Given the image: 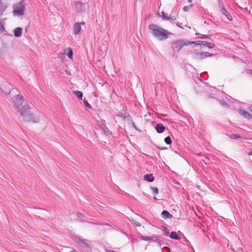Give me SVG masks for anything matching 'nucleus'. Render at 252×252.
<instances>
[{"label":"nucleus","mask_w":252,"mask_h":252,"mask_svg":"<svg viewBox=\"0 0 252 252\" xmlns=\"http://www.w3.org/2000/svg\"><path fill=\"white\" fill-rule=\"evenodd\" d=\"M149 29L151 31V34L160 41L166 39L169 37V34H172L168 31L155 24L150 25Z\"/></svg>","instance_id":"nucleus-1"},{"label":"nucleus","mask_w":252,"mask_h":252,"mask_svg":"<svg viewBox=\"0 0 252 252\" xmlns=\"http://www.w3.org/2000/svg\"><path fill=\"white\" fill-rule=\"evenodd\" d=\"M19 112L24 122H30L32 120V114L30 113L29 105H25L20 107Z\"/></svg>","instance_id":"nucleus-2"},{"label":"nucleus","mask_w":252,"mask_h":252,"mask_svg":"<svg viewBox=\"0 0 252 252\" xmlns=\"http://www.w3.org/2000/svg\"><path fill=\"white\" fill-rule=\"evenodd\" d=\"M13 13L15 15H23L25 12V2L24 0L13 5Z\"/></svg>","instance_id":"nucleus-3"},{"label":"nucleus","mask_w":252,"mask_h":252,"mask_svg":"<svg viewBox=\"0 0 252 252\" xmlns=\"http://www.w3.org/2000/svg\"><path fill=\"white\" fill-rule=\"evenodd\" d=\"M74 5L76 11L78 13L84 14H86L87 9L89 7V3L88 2L83 3L81 1H78L75 2Z\"/></svg>","instance_id":"nucleus-4"},{"label":"nucleus","mask_w":252,"mask_h":252,"mask_svg":"<svg viewBox=\"0 0 252 252\" xmlns=\"http://www.w3.org/2000/svg\"><path fill=\"white\" fill-rule=\"evenodd\" d=\"M189 45L188 41H184L183 40H178L173 41L171 43V45L173 49H176L177 51H179L184 46Z\"/></svg>","instance_id":"nucleus-5"},{"label":"nucleus","mask_w":252,"mask_h":252,"mask_svg":"<svg viewBox=\"0 0 252 252\" xmlns=\"http://www.w3.org/2000/svg\"><path fill=\"white\" fill-rule=\"evenodd\" d=\"M13 101L15 105L19 107L24 102V97L20 95H15L13 97Z\"/></svg>","instance_id":"nucleus-6"},{"label":"nucleus","mask_w":252,"mask_h":252,"mask_svg":"<svg viewBox=\"0 0 252 252\" xmlns=\"http://www.w3.org/2000/svg\"><path fill=\"white\" fill-rule=\"evenodd\" d=\"M85 23L82 22H76L74 23L73 26V33L75 35L79 34L81 30V25H84Z\"/></svg>","instance_id":"nucleus-7"},{"label":"nucleus","mask_w":252,"mask_h":252,"mask_svg":"<svg viewBox=\"0 0 252 252\" xmlns=\"http://www.w3.org/2000/svg\"><path fill=\"white\" fill-rule=\"evenodd\" d=\"M192 58L193 60L198 61L203 60L205 58L203 52L193 53Z\"/></svg>","instance_id":"nucleus-8"},{"label":"nucleus","mask_w":252,"mask_h":252,"mask_svg":"<svg viewBox=\"0 0 252 252\" xmlns=\"http://www.w3.org/2000/svg\"><path fill=\"white\" fill-rule=\"evenodd\" d=\"M1 90L5 93H9L12 88V86L7 82H5L3 84Z\"/></svg>","instance_id":"nucleus-9"},{"label":"nucleus","mask_w":252,"mask_h":252,"mask_svg":"<svg viewBox=\"0 0 252 252\" xmlns=\"http://www.w3.org/2000/svg\"><path fill=\"white\" fill-rule=\"evenodd\" d=\"M239 113L240 115L242 116L247 119L249 120L252 118V115L249 112L244 110L240 109L239 110Z\"/></svg>","instance_id":"nucleus-10"},{"label":"nucleus","mask_w":252,"mask_h":252,"mask_svg":"<svg viewBox=\"0 0 252 252\" xmlns=\"http://www.w3.org/2000/svg\"><path fill=\"white\" fill-rule=\"evenodd\" d=\"M156 131L158 133H163L165 130V127L161 124H157L155 127Z\"/></svg>","instance_id":"nucleus-11"},{"label":"nucleus","mask_w":252,"mask_h":252,"mask_svg":"<svg viewBox=\"0 0 252 252\" xmlns=\"http://www.w3.org/2000/svg\"><path fill=\"white\" fill-rule=\"evenodd\" d=\"M140 238L142 240H144V241H157L158 240V237L156 236H155L154 237H149V236H144V235H141Z\"/></svg>","instance_id":"nucleus-12"},{"label":"nucleus","mask_w":252,"mask_h":252,"mask_svg":"<svg viewBox=\"0 0 252 252\" xmlns=\"http://www.w3.org/2000/svg\"><path fill=\"white\" fill-rule=\"evenodd\" d=\"M14 35L16 37H19L22 35V28L21 27L16 28L14 31Z\"/></svg>","instance_id":"nucleus-13"},{"label":"nucleus","mask_w":252,"mask_h":252,"mask_svg":"<svg viewBox=\"0 0 252 252\" xmlns=\"http://www.w3.org/2000/svg\"><path fill=\"white\" fill-rule=\"evenodd\" d=\"M219 8L220 10L221 11L222 14L224 15V16H230L229 13L227 11L225 7H224L223 4L220 3L219 2Z\"/></svg>","instance_id":"nucleus-14"},{"label":"nucleus","mask_w":252,"mask_h":252,"mask_svg":"<svg viewBox=\"0 0 252 252\" xmlns=\"http://www.w3.org/2000/svg\"><path fill=\"white\" fill-rule=\"evenodd\" d=\"M162 217L164 219H171L173 218L172 214H170L167 211L163 210L161 213Z\"/></svg>","instance_id":"nucleus-15"},{"label":"nucleus","mask_w":252,"mask_h":252,"mask_svg":"<svg viewBox=\"0 0 252 252\" xmlns=\"http://www.w3.org/2000/svg\"><path fill=\"white\" fill-rule=\"evenodd\" d=\"M76 242L78 243L82 247L85 248H89V246L84 240L81 239L80 238H77Z\"/></svg>","instance_id":"nucleus-16"},{"label":"nucleus","mask_w":252,"mask_h":252,"mask_svg":"<svg viewBox=\"0 0 252 252\" xmlns=\"http://www.w3.org/2000/svg\"><path fill=\"white\" fill-rule=\"evenodd\" d=\"M144 180L149 182H152L154 181L155 178L153 174H147L144 176Z\"/></svg>","instance_id":"nucleus-17"},{"label":"nucleus","mask_w":252,"mask_h":252,"mask_svg":"<svg viewBox=\"0 0 252 252\" xmlns=\"http://www.w3.org/2000/svg\"><path fill=\"white\" fill-rule=\"evenodd\" d=\"M170 237L172 239L176 240H179L181 239L180 237L178 235V234L175 231L171 232V233H170Z\"/></svg>","instance_id":"nucleus-18"},{"label":"nucleus","mask_w":252,"mask_h":252,"mask_svg":"<svg viewBox=\"0 0 252 252\" xmlns=\"http://www.w3.org/2000/svg\"><path fill=\"white\" fill-rule=\"evenodd\" d=\"M229 138L231 139H240L242 140H244L246 138L244 137L241 136L238 134H231V135H227Z\"/></svg>","instance_id":"nucleus-19"},{"label":"nucleus","mask_w":252,"mask_h":252,"mask_svg":"<svg viewBox=\"0 0 252 252\" xmlns=\"http://www.w3.org/2000/svg\"><path fill=\"white\" fill-rule=\"evenodd\" d=\"M66 51H67L66 54L68 57L70 59H73V51L72 49L70 47H68L66 49Z\"/></svg>","instance_id":"nucleus-20"},{"label":"nucleus","mask_w":252,"mask_h":252,"mask_svg":"<svg viewBox=\"0 0 252 252\" xmlns=\"http://www.w3.org/2000/svg\"><path fill=\"white\" fill-rule=\"evenodd\" d=\"M102 129L103 132L106 135H109L112 133L109 129L106 126V125H104L103 126Z\"/></svg>","instance_id":"nucleus-21"},{"label":"nucleus","mask_w":252,"mask_h":252,"mask_svg":"<svg viewBox=\"0 0 252 252\" xmlns=\"http://www.w3.org/2000/svg\"><path fill=\"white\" fill-rule=\"evenodd\" d=\"M189 45L195 44V45H204V41H189Z\"/></svg>","instance_id":"nucleus-22"},{"label":"nucleus","mask_w":252,"mask_h":252,"mask_svg":"<svg viewBox=\"0 0 252 252\" xmlns=\"http://www.w3.org/2000/svg\"><path fill=\"white\" fill-rule=\"evenodd\" d=\"M73 93L76 95V96L79 99H82L83 97V93L82 92L80 91H73Z\"/></svg>","instance_id":"nucleus-23"},{"label":"nucleus","mask_w":252,"mask_h":252,"mask_svg":"<svg viewBox=\"0 0 252 252\" xmlns=\"http://www.w3.org/2000/svg\"><path fill=\"white\" fill-rule=\"evenodd\" d=\"M7 7L6 5L2 2L0 3V15L3 14V12L4 11L5 9Z\"/></svg>","instance_id":"nucleus-24"},{"label":"nucleus","mask_w":252,"mask_h":252,"mask_svg":"<svg viewBox=\"0 0 252 252\" xmlns=\"http://www.w3.org/2000/svg\"><path fill=\"white\" fill-rule=\"evenodd\" d=\"M204 45L207 46L209 48L211 49L215 47V44L212 42L204 41Z\"/></svg>","instance_id":"nucleus-25"},{"label":"nucleus","mask_w":252,"mask_h":252,"mask_svg":"<svg viewBox=\"0 0 252 252\" xmlns=\"http://www.w3.org/2000/svg\"><path fill=\"white\" fill-rule=\"evenodd\" d=\"M164 142L167 145H170L172 141L170 136H167L164 138Z\"/></svg>","instance_id":"nucleus-26"},{"label":"nucleus","mask_w":252,"mask_h":252,"mask_svg":"<svg viewBox=\"0 0 252 252\" xmlns=\"http://www.w3.org/2000/svg\"><path fill=\"white\" fill-rule=\"evenodd\" d=\"M176 25L182 28V29H184V27H186L187 26V24H186V23L185 22V23H180V22H177L176 23Z\"/></svg>","instance_id":"nucleus-27"},{"label":"nucleus","mask_w":252,"mask_h":252,"mask_svg":"<svg viewBox=\"0 0 252 252\" xmlns=\"http://www.w3.org/2000/svg\"><path fill=\"white\" fill-rule=\"evenodd\" d=\"M151 189L153 191V193L155 195L158 194V189L157 187H151Z\"/></svg>","instance_id":"nucleus-28"},{"label":"nucleus","mask_w":252,"mask_h":252,"mask_svg":"<svg viewBox=\"0 0 252 252\" xmlns=\"http://www.w3.org/2000/svg\"><path fill=\"white\" fill-rule=\"evenodd\" d=\"M195 35H200V36H199V38H202V39L204 38H208L210 36V35H208L202 34H200V33H198V32H196L195 33Z\"/></svg>","instance_id":"nucleus-29"},{"label":"nucleus","mask_w":252,"mask_h":252,"mask_svg":"<svg viewBox=\"0 0 252 252\" xmlns=\"http://www.w3.org/2000/svg\"><path fill=\"white\" fill-rule=\"evenodd\" d=\"M83 102L85 104V105L88 108H91L92 107H91V105L89 103V102H88L87 100L84 98V99H83Z\"/></svg>","instance_id":"nucleus-30"},{"label":"nucleus","mask_w":252,"mask_h":252,"mask_svg":"<svg viewBox=\"0 0 252 252\" xmlns=\"http://www.w3.org/2000/svg\"><path fill=\"white\" fill-rule=\"evenodd\" d=\"M163 20H176V17H162Z\"/></svg>","instance_id":"nucleus-31"},{"label":"nucleus","mask_w":252,"mask_h":252,"mask_svg":"<svg viewBox=\"0 0 252 252\" xmlns=\"http://www.w3.org/2000/svg\"><path fill=\"white\" fill-rule=\"evenodd\" d=\"M205 58L213 56V54L209 52H203Z\"/></svg>","instance_id":"nucleus-32"},{"label":"nucleus","mask_w":252,"mask_h":252,"mask_svg":"<svg viewBox=\"0 0 252 252\" xmlns=\"http://www.w3.org/2000/svg\"><path fill=\"white\" fill-rule=\"evenodd\" d=\"M4 30L2 21L0 20V31L3 32Z\"/></svg>","instance_id":"nucleus-33"},{"label":"nucleus","mask_w":252,"mask_h":252,"mask_svg":"<svg viewBox=\"0 0 252 252\" xmlns=\"http://www.w3.org/2000/svg\"><path fill=\"white\" fill-rule=\"evenodd\" d=\"M163 231H164V234L166 235H168L169 233L168 229L165 227H164L163 228Z\"/></svg>","instance_id":"nucleus-34"},{"label":"nucleus","mask_w":252,"mask_h":252,"mask_svg":"<svg viewBox=\"0 0 252 252\" xmlns=\"http://www.w3.org/2000/svg\"><path fill=\"white\" fill-rule=\"evenodd\" d=\"M156 147L159 150H166L167 148L166 147H159V146H156Z\"/></svg>","instance_id":"nucleus-35"},{"label":"nucleus","mask_w":252,"mask_h":252,"mask_svg":"<svg viewBox=\"0 0 252 252\" xmlns=\"http://www.w3.org/2000/svg\"><path fill=\"white\" fill-rule=\"evenodd\" d=\"M84 216V214H82L81 213H78L77 214V217L78 218H82Z\"/></svg>","instance_id":"nucleus-36"},{"label":"nucleus","mask_w":252,"mask_h":252,"mask_svg":"<svg viewBox=\"0 0 252 252\" xmlns=\"http://www.w3.org/2000/svg\"><path fill=\"white\" fill-rule=\"evenodd\" d=\"M190 7L188 6H185L183 7V10L184 11H187L189 9Z\"/></svg>","instance_id":"nucleus-37"},{"label":"nucleus","mask_w":252,"mask_h":252,"mask_svg":"<svg viewBox=\"0 0 252 252\" xmlns=\"http://www.w3.org/2000/svg\"><path fill=\"white\" fill-rule=\"evenodd\" d=\"M226 19L229 21H232V17H225Z\"/></svg>","instance_id":"nucleus-38"},{"label":"nucleus","mask_w":252,"mask_h":252,"mask_svg":"<svg viewBox=\"0 0 252 252\" xmlns=\"http://www.w3.org/2000/svg\"><path fill=\"white\" fill-rule=\"evenodd\" d=\"M132 125L135 129H136L138 131H139V129L136 127V126L135 125V124L134 123H132Z\"/></svg>","instance_id":"nucleus-39"},{"label":"nucleus","mask_w":252,"mask_h":252,"mask_svg":"<svg viewBox=\"0 0 252 252\" xmlns=\"http://www.w3.org/2000/svg\"><path fill=\"white\" fill-rule=\"evenodd\" d=\"M249 73L252 75V70H249Z\"/></svg>","instance_id":"nucleus-40"},{"label":"nucleus","mask_w":252,"mask_h":252,"mask_svg":"<svg viewBox=\"0 0 252 252\" xmlns=\"http://www.w3.org/2000/svg\"><path fill=\"white\" fill-rule=\"evenodd\" d=\"M70 252H77V251L75 249H73Z\"/></svg>","instance_id":"nucleus-41"},{"label":"nucleus","mask_w":252,"mask_h":252,"mask_svg":"<svg viewBox=\"0 0 252 252\" xmlns=\"http://www.w3.org/2000/svg\"><path fill=\"white\" fill-rule=\"evenodd\" d=\"M38 121V119H37V120H35V121L32 120V122H34V123H37Z\"/></svg>","instance_id":"nucleus-42"},{"label":"nucleus","mask_w":252,"mask_h":252,"mask_svg":"<svg viewBox=\"0 0 252 252\" xmlns=\"http://www.w3.org/2000/svg\"><path fill=\"white\" fill-rule=\"evenodd\" d=\"M248 155L249 156H252V152H250L248 153Z\"/></svg>","instance_id":"nucleus-43"},{"label":"nucleus","mask_w":252,"mask_h":252,"mask_svg":"<svg viewBox=\"0 0 252 252\" xmlns=\"http://www.w3.org/2000/svg\"><path fill=\"white\" fill-rule=\"evenodd\" d=\"M162 16H167V14H165V13H163V12H162Z\"/></svg>","instance_id":"nucleus-44"},{"label":"nucleus","mask_w":252,"mask_h":252,"mask_svg":"<svg viewBox=\"0 0 252 252\" xmlns=\"http://www.w3.org/2000/svg\"><path fill=\"white\" fill-rule=\"evenodd\" d=\"M79 222H85V221H84V220H79Z\"/></svg>","instance_id":"nucleus-45"},{"label":"nucleus","mask_w":252,"mask_h":252,"mask_svg":"<svg viewBox=\"0 0 252 252\" xmlns=\"http://www.w3.org/2000/svg\"><path fill=\"white\" fill-rule=\"evenodd\" d=\"M250 110L252 112V106L250 107Z\"/></svg>","instance_id":"nucleus-46"},{"label":"nucleus","mask_w":252,"mask_h":252,"mask_svg":"<svg viewBox=\"0 0 252 252\" xmlns=\"http://www.w3.org/2000/svg\"><path fill=\"white\" fill-rule=\"evenodd\" d=\"M66 73H67L68 75H71L70 72H68V71H66Z\"/></svg>","instance_id":"nucleus-47"},{"label":"nucleus","mask_w":252,"mask_h":252,"mask_svg":"<svg viewBox=\"0 0 252 252\" xmlns=\"http://www.w3.org/2000/svg\"><path fill=\"white\" fill-rule=\"evenodd\" d=\"M189 2L190 3L192 2V0H188Z\"/></svg>","instance_id":"nucleus-48"},{"label":"nucleus","mask_w":252,"mask_h":252,"mask_svg":"<svg viewBox=\"0 0 252 252\" xmlns=\"http://www.w3.org/2000/svg\"><path fill=\"white\" fill-rule=\"evenodd\" d=\"M28 28V26L26 27V31H27V30Z\"/></svg>","instance_id":"nucleus-49"},{"label":"nucleus","mask_w":252,"mask_h":252,"mask_svg":"<svg viewBox=\"0 0 252 252\" xmlns=\"http://www.w3.org/2000/svg\"><path fill=\"white\" fill-rule=\"evenodd\" d=\"M154 199H155V200H157V198H156V197H154Z\"/></svg>","instance_id":"nucleus-50"},{"label":"nucleus","mask_w":252,"mask_h":252,"mask_svg":"<svg viewBox=\"0 0 252 252\" xmlns=\"http://www.w3.org/2000/svg\"><path fill=\"white\" fill-rule=\"evenodd\" d=\"M1 2V0H0V3Z\"/></svg>","instance_id":"nucleus-51"},{"label":"nucleus","mask_w":252,"mask_h":252,"mask_svg":"<svg viewBox=\"0 0 252 252\" xmlns=\"http://www.w3.org/2000/svg\"><path fill=\"white\" fill-rule=\"evenodd\" d=\"M44 1H46L47 0H43Z\"/></svg>","instance_id":"nucleus-52"}]
</instances>
